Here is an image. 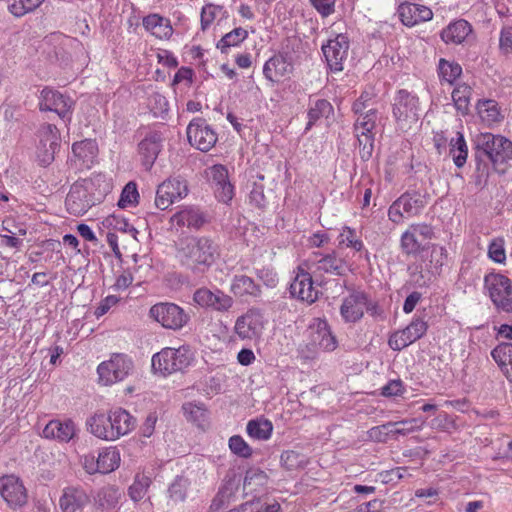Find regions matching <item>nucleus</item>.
<instances>
[{
  "label": "nucleus",
  "mask_w": 512,
  "mask_h": 512,
  "mask_svg": "<svg viewBox=\"0 0 512 512\" xmlns=\"http://www.w3.org/2000/svg\"><path fill=\"white\" fill-rule=\"evenodd\" d=\"M512 159V141L502 135L481 133L475 139L474 161L475 183L479 189L487 186L491 165L498 171V166Z\"/></svg>",
  "instance_id": "1"
},
{
  "label": "nucleus",
  "mask_w": 512,
  "mask_h": 512,
  "mask_svg": "<svg viewBox=\"0 0 512 512\" xmlns=\"http://www.w3.org/2000/svg\"><path fill=\"white\" fill-rule=\"evenodd\" d=\"M219 255V246L208 236H186L176 243V259L196 274L206 272Z\"/></svg>",
  "instance_id": "2"
},
{
  "label": "nucleus",
  "mask_w": 512,
  "mask_h": 512,
  "mask_svg": "<svg viewBox=\"0 0 512 512\" xmlns=\"http://www.w3.org/2000/svg\"><path fill=\"white\" fill-rule=\"evenodd\" d=\"M193 360V353L188 347L179 348L166 347L152 357V368L162 375H170L183 371L190 366Z\"/></svg>",
  "instance_id": "3"
},
{
  "label": "nucleus",
  "mask_w": 512,
  "mask_h": 512,
  "mask_svg": "<svg viewBox=\"0 0 512 512\" xmlns=\"http://www.w3.org/2000/svg\"><path fill=\"white\" fill-rule=\"evenodd\" d=\"M434 236V228L430 224H411L400 237L401 251L405 255L417 256L428 247Z\"/></svg>",
  "instance_id": "4"
},
{
  "label": "nucleus",
  "mask_w": 512,
  "mask_h": 512,
  "mask_svg": "<svg viewBox=\"0 0 512 512\" xmlns=\"http://www.w3.org/2000/svg\"><path fill=\"white\" fill-rule=\"evenodd\" d=\"M132 359L126 354H113L109 360L101 362L97 367L99 382L105 386L125 380L133 371Z\"/></svg>",
  "instance_id": "5"
},
{
  "label": "nucleus",
  "mask_w": 512,
  "mask_h": 512,
  "mask_svg": "<svg viewBox=\"0 0 512 512\" xmlns=\"http://www.w3.org/2000/svg\"><path fill=\"white\" fill-rule=\"evenodd\" d=\"M485 288L498 310L512 312V281L505 275L491 273L485 276Z\"/></svg>",
  "instance_id": "6"
},
{
  "label": "nucleus",
  "mask_w": 512,
  "mask_h": 512,
  "mask_svg": "<svg viewBox=\"0 0 512 512\" xmlns=\"http://www.w3.org/2000/svg\"><path fill=\"white\" fill-rule=\"evenodd\" d=\"M266 324L264 313L260 309L251 308L236 319L234 332L241 340L257 341L262 337Z\"/></svg>",
  "instance_id": "7"
},
{
  "label": "nucleus",
  "mask_w": 512,
  "mask_h": 512,
  "mask_svg": "<svg viewBox=\"0 0 512 512\" xmlns=\"http://www.w3.org/2000/svg\"><path fill=\"white\" fill-rule=\"evenodd\" d=\"M419 99L405 89L398 91L393 104V115L401 128H409L419 120Z\"/></svg>",
  "instance_id": "8"
},
{
  "label": "nucleus",
  "mask_w": 512,
  "mask_h": 512,
  "mask_svg": "<svg viewBox=\"0 0 512 512\" xmlns=\"http://www.w3.org/2000/svg\"><path fill=\"white\" fill-rule=\"evenodd\" d=\"M150 316L166 329L180 330L189 321V315L175 303L163 302L150 309Z\"/></svg>",
  "instance_id": "9"
},
{
  "label": "nucleus",
  "mask_w": 512,
  "mask_h": 512,
  "mask_svg": "<svg viewBox=\"0 0 512 512\" xmlns=\"http://www.w3.org/2000/svg\"><path fill=\"white\" fill-rule=\"evenodd\" d=\"M189 144L202 151L208 152L217 142V134L204 118L197 117L190 121L186 129Z\"/></svg>",
  "instance_id": "10"
},
{
  "label": "nucleus",
  "mask_w": 512,
  "mask_h": 512,
  "mask_svg": "<svg viewBox=\"0 0 512 512\" xmlns=\"http://www.w3.org/2000/svg\"><path fill=\"white\" fill-rule=\"evenodd\" d=\"M39 145L37 157L41 165L47 166L54 160L60 145V133L54 124L44 123L38 129Z\"/></svg>",
  "instance_id": "11"
},
{
  "label": "nucleus",
  "mask_w": 512,
  "mask_h": 512,
  "mask_svg": "<svg viewBox=\"0 0 512 512\" xmlns=\"http://www.w3.org/2000/svg\"><path fill=\"white\" fill-rule=\"evenodd\" d=\"M0 495L12 509L23 507L28 500L22 480L13 474L0 477Z\"/></svg>",
  "instance_id": "12"
},
{
  "label": "nucleus",
  "mask_w": 512,
  "mask_h": 512,
  "mask_svg": "<svg viewBox=\"0 0 512 512\" xmlns=\"http://www.w3.org/2000/svg\"><path fill=\"white\" fill-rule=\"evenodd\" d=\"M426 204L422 194H401L389 208V218L394 223H400L404 217L415 216Z\"/></svg>",
  "instance_id": "13"
},
{
  "label": "nucleus",
  "mask_w": 512,
  "mask_h": 512,
  "mask_svg": "<svg viewBox=\"0 0 512 512\" xmlns=\"http://www.w3.org/2000/svg\"><path fill=\"white\" fill-rule=\"evenodd\" d=\"M195 304L218 312H226L233 306V298L219 289L210 290L206 287L197 289L193 295Z\"/></svg>",
  "instance_id": "14"
},
{
  "label": "nucleus",
  "mask_w": 512,
  "mask_h": 512,
  "mask_svg": "<svg viewBox=\"0 0 512 512\" xmlns=\"http://www.w3.org/2000/svg\"><path fill=\"white\" fill-rule=\"evenodd\" d=\"M303 266L312 273L324 272L334 275H343L348 267L346 262L336 256L335 253L322 255L320 253H313Z\"/></svg>",
  "instance_id": "15"
},
{
  "label": "nucleus",
  "mask_w": 512,
  "mask_h": 512,
  "mask_svg": "<svg viewBox=\"0 0 512 512\" xmlns=\"http://www.w3.org/2000/svg\"><path fill=\"white\" fill-rule=\"evenodd\" d=\"M349 49V39L344 34H338L334 39L322 45V51L331 71L343 70V60L346 59Z\"/></svg>",
  "instance_id": "16"
},
{
  "label": "nucleus",
  "mask_w": 512,
  "mask_h": 512,
  "mask_svg": "<svg viewBox=\"0 0 512 512\" xmlns=\"http://www.w3.org/2000/svg\"><path fill=\"white\" fill-rule=\"evenodd\" d=\"M427 330V323L420 318L414 319L405 329L393 333L388 340L389 347L400 351L420 339Z\"/></svg>",
  "instance_id": "17"
},
{
  "label": "nucleus",
  "mask_w": 512,
  "mask_h": 512,
  "mask_svg": "<svg viewBox=\"0 0 512 512\" xmlns=\"http://www.w3.org/2000/svg\"><path fill=\"white\" fill-rule=\"evenodd\" d=\"M365 310H370L367 296L361 291H353L343 299L340 314L345 322L355 323L363 317Z\"/></svg>",
  "instance_id": "18"
},
{
  "label": "nucleus",
  "mask_w": 512,
  "mask_h": 512,
  "mask_svg": "<svg viewBox=\"0 0 512 512\" xmlns=\"http://www.w3.org/2000/svg\"><path fill=\"white\" fill-rule=\"evenodd\" d=\"M164 137L158 131H149L138 144L142 165L150 170L163 147Z\"/></svg>",
  "instance_id": "19"
},
{
  "label": "nucleus",
  "mask_w": 512,
  "mask_h": 512,
  "mask_svg": "<svg viewBox=\"0 0 512 512\" xmlns=\"http://www.w3.org/2000/svg\"><path fill=\"white\" fill-rule=\"evenodd\" d=\"M304 267L303 265L299 267V271L290 285V293L292 296L311 304L318 299L319 290L314 286L310 272L305 271Z\"/></svg>",
  "instance_id": "20"
},
{
  "label": "nucleus",
  "mask_w": 512,
  "mask_h": 512,
  "mask_svg": "<svg viewBox=\"0 0 512 512\" xmlns=\"http://www.w3.org/2000/svg\"><path fill=\"white\" fill-rule=\"evenodd\" d=\"M72 106L73 101L56 90L44 88L41 91L39 102L41 111H53L64 119L70 113Z\"/></svg>",
  "instance_id": "21"
},
{
  "label": "nucleus",
  "mask_w": 512,
  "mask_h": 512,
  "mask_svg": "<svg viewBox=\"0 0 512 512\" xmlns=\"http://www.w3.org/2000/svg\"><path fill=\"white\" fill-rule=\"evenodd\" d=\"M78 433L76 424L71 419H54L49 421L42 431L46 439L56 440L60 443L70 442Z\"/></svg>",
  "instance_id": "22"
},
{
  "label": "nucleus",
  "mask_w": 512,
  "mask_h": 512,
  "mask_svg": "<svg viewBox=\"0 0 512 512\" xmlns=\"http://www.w3.org/2000/svg\"><path fill=\"white\" fill-rule=\"evenodd\" d=\"M309 337L314 346L325 351H333L337 347V341L332 335L326 320L313 319L309 325Z\"/></svg>",
  "instance_id": "23"
},
{
  "label": "nucleus",
  "mask_w": 512,
  "mask_h": 512,
  "mask_svg": "<svg viewBox=\"0 0 512 512\" xmlns=\"http://www.w3.org/2000/svg\"><path fill=\"white\" fill-rule=\"evenodd\" d=\"M108 417L111 423V433L114 441L129 434L136 427L137 421L128 411L123 408L110 410Z\"/></svg>",
  "instance_id": "24"
},
{
  "label": "nucleus",
  "mask_w": 512,
  "mask_h": 512,
  "mask_svg": "<svg viewBox=\"0 0 512 512\" xmlns=\"http://www.w3.org/2000/svg\"><path fill=\"white\" fill-rule=\"evenodd\" d=\"M398 15L401 22L408 27L417 25L420 22L429 21L433 17L430 8L414 3H402L398 7Z\"/></svg>",
  "instance_id": "25"
},
{
  "label": "nucleus",
  "mask_w": 512,
  "mask_h": 512,
  "mask_svg": "<svg viewBox=\"0 0 512 512\" xmlns=\"http://www.w3.org/2000/svg\"><path fill=\"white\" fill-rule=\"evenodd\" d=\"M170 222L174 227L198 230L205 224L206 217L198 208L189 206L175 213Z\"/></svg>",
  "instance_id": "26"
},
{
  "label": "nucleus",
  "mask_w": 512,
  "mask_h": 512,
  "mask_svg": "<svg viewBox=\"0 0 512 512\" xmlns=\"http://www.w3.org/2000/svg\"><path fill=\"white\" fill-rule=\"evenodd\" d=\"M72 152L79 168L89 169L94 164L98 155V145L95 140L85 139L74 143L72 145Z\"/></svg>",
  "instance_id": "27"
},
{
  "label": "nucleus",
  "mask_w": 512,
  "mask_h": 512,
  "mask_svg": "<svg viewBox=\"0 0 512 512\" xmlns=\"http://www.w3.org/2000/svg\"><path fill=\"white\" fill-rule=\"evenodd\" d=\"M89 501L86 492L78 487H67L63 490L59 505L63 512H77Z\"/></svg>",
  "instance_id": "28"
},
{
  "label": "nucleus",
  "mask_w": 512,
  "mask_h": 512,
  "mask_svg": "<svg viewBox=\"0 0 512 512\" xmlns=\"http://www.w3.org/2000/svg\"><path fill=\"white\" fill-rule=\"evenodd\" d=\"M95 194H67L65 205L67 211L74 216L84 215L91 207L102 202V197ZM101 196V194H99Z\"/></svg>",
  "instance_id": "29"
},
{
  "label": "nucleus",
  "mask_w": 512,
  "mask_h": 512,
  "mask_svg": "<svg viewBox=\"0 0 512 512\" xmlns=\"http://www.w3.org/2000/svg\"><path fill=\"white\" fill-rule=\"evenodd\" d=\"M472 32V26L464 19H459L451 22L446 28L441 31V39L446 44H461L469 34Z\"/></svg>",
  "instance_id": "30"
},
{
  "label": "nucleus",
  "mask_w": 512,
  "mask_h": 512,
  "mask_svg": "<svg viewBox=\"0 0 512 512\" xmlns=\"http://www.w3.org/2000/svg\"><path fill=\"white\" fill-rule=\"evenodd\" d=\"M72 192H111L114 189L113 183L104 174H96L90 178L77 180L72 186Z\"/></svg>",
  "instance_id": "31"
},
{
  "label": "nucleus",
  "mask_w": 512,
  "mask_h": 512,
  "mask_svg": "<svg viewBox=\"0 0 512 512\" xmlns=\"http://www.w3.org/2000/svg\"><path fill=\"white\" fill-rule=\"evenodd\" d=\"M209 186L215 192H233L229 181L228 170L223 165H214L206 171Z\"/></svg>",
  "instance_id": "32"
},
{
  "label": "nucleus",
  "mask_w": 512,
  "mask_h": 512,
  "mask_svg": "<svg viewBox=\"0 0 512 512\" xmlns=\"http://www.w3.org/2000/svg\"><path fill=\"white\" fill-rule=\"evenodd\" d=\"M292 71L291 63L287 62L283 55L271 57L263 67V74L269 81L276 82L280 77L289 74Z\"/></svg>",
  "instance_id": "33"
},
{
  "label": "nucleus",
  "mask_w": 512,
  "mask_h": 512,
  "mask_svg": "<svg viewBox=\"0 0 512 512\" xmlns=\"http://www.w3.org/2000/svg\"><path fill=\"white\" fill-rule=\"evenodd\" d=\"M86 425L88 431L95 437L105 441H114L108 415L102 413L94 414L88 418Z\"/></svg>",
  "instance_id": "34"
},
{
  "label": "nucleus",
  "mask_w": 512,
  "mask_h": 512,
  "mask_svg": "<svg viewBox=\"0 0 512 512\" xmlns=\"http://www.w3.org/2000/svg\"><path fill=\"white\" fill-rule=\"evenodd\" d=\"M491 356L506 378L512 382V343H501L492 351Z\"/></svg>",
  "instance_id": "35"
},
{
  "label": "nucleus",
  "mask_w": 512,
  "mask_h": 512,
  "mask_svg": "<svg viewBox=\"0 0 512 512\" xmlns=\"http://www.w3.org/2000/svg\"><path fill=\"white\" fill-rule=\"evenodd\" d=\"M268 484L267 474L259 469H249L246 472L243 489L245 494H261L266 491Z\"/></svg>",
  "instance_id": "36"
},
{
  "label": "nucleus",
  "mask_w": 512,
  "mask_h": 512,
  "mask_svg": "<svg viewBox=\"0 0 512 512\" xmlns=\"http://www.w3.org/2000/svg\"><path fill=\"white\" fill-rule=\"evenodd\" d=\"M143 26L159 38H169L173 33L170 21L158 14H150L144 17Z\"/></svg>",
  "instance_id": "37"
},
{
  "label": "nucleus",
  "mask_w": 512,
  "mask_h": 512,
  "mask_svg": "<svg viewBox=\"0 0 512 512\" xmlns=\"http://www.w3.org/2000/svg\"><path fill=\"white\" fill-rule=\"evenodd\" d=\"M97 460L99 466V473H111L120 466V451L116 447L104 448L99 452Z\"/></svg>",
  "instance_id": "38"
},
{
  "label": "nucleus",
  "mask_w": 512,
  "mask_h": 512,
  "mask_svg": "<svg viewBox=\"0 0 512 512\" xmlns=\"http://www.w3.org/2000/svg\"><path fill=\"white\" fill-rule=\"evenodd\" d=\"M239 481L235 477L225 479L219 488L218 493L212 500L211 508L218 510L225 504L229 503L235 496L238 489Z\"/></svg>",
  "instance_id": "39"
},
{
  "label": "nucleus",
  "mask_w": 512,
  "mask_h": 512,
  "mask_svg": "<svg viewBox=\"0 0 512 512\" xmlns=\"http://www.w3.org/2000/svg\"><path fill=\"white\" fill-rule=\"evenodd\" d=\"M246 432L249 437L255 440L266 441L270 439L273 432V424L265 418L250 420L246 426Z\"/></svg>",
  "instance_id": "40"
},
{
  "label": "nucleus",
  "mask_w": 512,
  "mask_h": 512,
  "mask_svg": "<svg viewBox=\"0 0 512 512\" xmlns=\"http://www.w3.org/2000/svg\"><path fill=\"white\" fill-rule=\"evenodd\" d=\"M231 291L236 296H254L260 295V287L254 282V280L246 275H236L231 283Z\"/></svg>",
  "instance_id": "41"
},
{
  "label": "nucleus",
  "mask_w": 512,
  "mask_h": 512,
  "mask_svg": "<svg viewBox=\"0 0 512 512\" xmlns=\"http://www.w3.org/2000/svg\"><path fill=\"white\" fill-rule=\"evenodd\" d=\"M332 113L333 107L329 101L325 99H318L313 103L311 102L308 110L309 121L307 123L306 130L311 129V127L321 118H328Z\"/></svg>",
  "instance_id": "42"
},
{
  "label": "nucleus",
  "mask_w": 512,
  "mask_h": 512,
  "mask_svg": "<svg viewBox=\"0 0 512 512\" xmlns=\"http://www.w3.org/2000/svg\"><path fill=\"white\" fill-rule=\"evenodd\" d=\"M449 154L456 167L461 168L465 165L468 156V147L462 133L457 132L456 138L451 139Z\"/></svg>",
  "instance_id": "43"
},
{
  "label": "nucleus",
  "mask_w": 512,
  "mask_h": 512,
  "mask_svg": "<svg viewBox=\"0 0 512 512\" xmlns=\"http://www.w3.org/2000/svg\"><path fill=\"white\" fill-rule=\"evenodd\" d=\"M422 425H423V421L413 418V419H407V420H402V421H398V422H389L387 424H384V427L382 428V430L389 429V431H391V436L407 435L414 431L420 430L422 428Z\"/></svg>",
  "instance_id": "44"
},
{
  "label": "nucleus",
  "mask_w": 512,
  "mask_h": 512,
  "mask_svg": "<svg viewBox=\"0 0 512 512\" xmlns=\"http://www.w3.org/2000/svg\"><path fill=\"white\" fill-rule=\"evenodd\" d=\"M447 259V250L442 246L434 245L430 253L429 261L426 264L428 274L435 276L438 275L441 272L442 267L446 264Z\"/></svg>",
  "instance_id": "45"
},
{
  "label": "nucleus",
  "mask_w": 512,
  "mask_h": 512,
  "mask_svg": "<svg viewBox=\"0 0 512 512\" xmlns=\"http://www.w3.org/2000/svg\"><path fill=\"white\" fill-rule=\"evenodd\" d=\"M151 485V477L145 473L136 474L132 485L128 489L129 496L135 502L144 499Z\"/></svg>",
  "instance_id": "46"
},
{
  "label": "nucleus",
  "mask_w": 512,
  "mask_h": 512,
  "mask_svg": "<svg viewBox=\"0 0 512 512\" xmlns=\"http://www.w3.org/2000/svg\"><path fill=\"white\" fill-rule=\"evenodd\" d=\"M439 76L442 80L452 84L462 73V67L457 62H450L441 58L438 64Z\"/></svg>",
  "instance_id": "47"
},
{
  "label": "nucleus",
  "mask_w": 512,
  "mask_h": 512,
  "mask_svg": "<svg viewBox=\"0 0 512 512\" xmlns=\"http://www.w3.org/2000/svg\"><path fill=\"white\" fill-rule=\"evenodd\" d=\"M190 482L187 478L178 476L168 489L169 498L174 503L185 501Z\"/></svg>",
  "instance_id": "48"
},
{
  "label": "nucleus",
  "mask_w": 512,
  "mask_h": 512,
  "mask_svg": "<svg viewBox=\"0 0 512 512\" xmlns=\"http://www.w3.org/2000/svg\"><path fill=\"white\" fill-rule=\"evenodd\" d=\"M471 94V87L465 83L459 84L453 90L452 99L457 110L461 111L462 113H466L468 111Z\"/></svg>",
  "instance_id": "49"
},
{
  "label": "nucleus",
  "mask_w": 512,
  "mask_h": 512,
  "mask_svg": "<svg viewBox=\"0 0 512 512\" xmlns=\"http://www.w3.org/2000/svg\"><path fill=\"white\" fill-rule=\"evenodd\" d=\"M248 37V32L239 27L233 29L231 32L225 34L217 44V48L221 49L222 52L230 47L237 46Z\"/></svg>",
  "instance_id": "50"
},
{
  "label": "nucleus",
  "mask_w": 512,
  "mask_h": 512,
  "mask_svg": "<svg viewBox=\"0 0 512 512\" xmlns=\"http://www.w3.org/2000/svg\"><path fill=\"white\" fill-rule=\"evenodd\" d=\"M477 110L480 117L488 123L498 122L501 118L497 103L494 100L479 101Z\"/></svg>",
  "instance_id": "51"
},
{
  "label": "nucleus",
  "mask_w": 512,
  "mask_h": 512,
  "mask_svg": "<svg viewBox=\"0 0 512 512\" xmlns=\"http://www.w3.org/2000/svg\"><path fill=\"white\" fill-rule=\"evenodd\" d=\"M280 504L274 502L272 504H267L264 508L261 506V502L259 498L253 499L251 501H247L237 508L231 509L228 512H279Z\"/></svg>",
  "instance_id": "52"
},
{
  "label": "nucleus",
  "mask_w": 512,
  "mask_h": 512,
  "mask_svg": "<svg viewBox=\"0 0 512 512\" xmlns=\"http://www.w3.org/2000/svg\"><path fill=\"white\" fill-rule=\"evenodd\" d=\"M43 1L44 0H12L8 5V10L14 16L21 17L34 11L43 3Z\"/></svg>",
  "instance_id": "53"
},
{
  "label": "nucleus",
  "mask_w": 512,
  "mask_h": 512,
  "mask_svg": "<svg viewBox=\"0 0 512 512\" xmlns=\"http://www.w3.org/2000/svg\"><path fill=\"white\" fill-rule=\"evenodd\" d=\"M120 492L114 486L101 488L97 493V501L103 508L115 507L119 501Z\"/></svg>",
  "instance_id": "54"
},
{
  "label": "nucleus",
  "mask_w": 512,
  "mask_h": 512,
  "mask_svg": "<svg viewBox=\"0 0 512 512\" xmlns=\"http://www.w3.org/2000/svg\"><path fill=\"white\" fill-rule=\"evenodd\" d=\"M356 137L359 144V155L363 161L371 158L374 149V135L372 132H358Z\"/></svg>",
  "instance_id": "55"
},
{
  "label": "nucleus",
  "mask_w": 512,
  "mask_h": 512,
  "mask_svg": "<svg viewBox=\"0 0 512 512\" xmlns=\"http://www.w3.org/2000/svg\"><path fill=\"white\" fill-rule=\"evenodd\" d=\"M376 113L377 111L375 109H369L366 112L364 111L362 114H359V117L354 124L355 133L372 132L375 127Z\"/></svg>",
  "instance_id": "56"
},
{
  "label": "nucleus",
  "mask_w": 512,
  "mask_h": 512,
  "mask_svg": "<svg viewBox=\"0 0 512 512\" xmlns=\"http://www.w3.org/2000/svg\"><path fill=\"white\" fill-rule=\"evenodd\" d=\"M184 415L187 420L196 423L198 426H202L206 417V410L203 404L186 403L183 405Z\"/></svg>",
  "instance_id": "57"
},
{
  "label": "nucleus",
  "mask_w": 512,
  "mask_h": 512,
  "mask_svg": "<svg viewBox=\"0 0 512 512\" xmlns=\"http://www.w3.org/2000/svg\"><path fill=\"white\" fill-rule=\"evenodd\" d=\"M339 244L352 248L355 251H361L363 242L358 238L355 230L349 227H344L338 237Z\"/></svg>",
  "instance_id": "58"
},
{
  "label": "nucleus",
  "mask_w": 512,
  "mask_h": 512,
  "mask_svg": "<svg viewBox=\"0 0 512 512\" xmlns=\"http://www.w3.org/2000/svg\"><path fill=\"white\" fill-rule=\"evenodd\" d=\"M188 187L185 180L180 176L170 177L158 185L156 192H187Z\"/></svg>",
  "instance_id": "59"
},
{
  "label": "nucleus",
  "mask_w": 512,
  "mask_h": 512,
  "mask_svg": "<svg viewBox=\"0 0 512 512\" xmlns=\"http://www.w3.org/2000/svg\"><path fill=\"white\" fill-rule=\"evenodd\" d=\"M229 448L237 456L249 458L252 455V448L239 435H234L229 439Z\"/></svg>",
  "instance_id": "60"
},
{
  "label": "nucleus",
  "mask_w": 512,
  "mask_h": 512,
  "mask_svg": "<svg viewBox=\"0 0 512 512\" xmlns=\"http://www.w3.org/2000/svg\"><path fill=\"white\" fill-rule=\"evenodd\" d=\"M488 256L494 262L503 263L506 259L504 240L496 238L491 241L488 247Z\"/></svg>",
  "instance_id": "61"
},
{
  "label": "nucleus",
  "mask_w": 512,
  "mask_h": 512,
  "mask_svg": "<svg viewBox=\"0 0 512 512\" xmlns=\"http://www.w3.org/2000/svg\"><path fill=\"white\" fill-rule=\"evenodd\" d=\"M148 106L155 115H160L168 111L169 104L165 96L160 93H152L148 98Z\"/></svg>",
  "instance_id": "62"
},
{
  "label": "nucleus",
  "mask_w": 512,
  "mask_h": 512,
  "mask_svg": "<svg viewBox=\"0 0 512 512\" xmlns=\"http://www.w3.org/2000/svg\"><path fill=\"white\" fill-rule=\"evenodd\" d=\"M410 270V279L418 287L428 285L433 277H435V275L428 274V268L423 270L422 267L415 266L414 268H410Z\"/></svg>",
  "instance_id": "63"
},
{
  "label": "nucleus",
  "mask_w": 512,
  "mask_h": 512,
  "mask_svg": "<svg viewBox=\"0 0 512 512\" xmlns=\"http://www.w3.org/2000/svg\"><path fill=\"white\" fill-rule=\"evenodd\" d=\"M221 7L207 4L202 8L201 11V29L205 31L215 20L217 11L220 10Z\"/></svg>",
  "instance_id": "64"
}]
</instances>
